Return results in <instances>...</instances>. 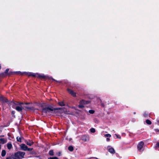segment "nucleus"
<instances>
[{
    "instance_id": "a878e982",
    "label": "nucleus",
    "mask_w": 159,
    "mask_h": 159,
    "mask_svg": "<svg viewBox=\"0 0 159 159\" xmlns=\"http://www.w3.org/2000/svg\"><path fill=\"white\" fill-rule=\"evenodd\" d=\"M115 135L116 136V137L117 138L120 139H121V137L119 135H118L117 134H116Z\"/></svg>"
},
{
    "instance_id": "72a5a7b5",
    "label": "nucleus",
    "mask_w": 159,
    "mask_h": 159,
    "mask_svg": "<svg viewBox=\"0 0 159 159\" xmlns=\"http://www.w3.org/2000/svg\"><path fill=\"white\" fill-rule=\"evenodd\" d=\"M106 140H107V142H109V141L110 140V139L109 138H107L106 139Z\"/></svg>"
},
{
    "instance_id": "1a4fd4ad",
    "label": "nucleus",
    "mask_w": 159,
    "mask_h": 159,
    "mask_svg": "<svg viewBox=\"0 0 159 159\" xmlns=\"http://www.w3.org/2000/svg\"><path fill=\"white\" fill-rule=\"evenodd\" d=\"M67 90L68 92L73 96L75 97L76 96V93L72 90L69 89H68Z\"/></svg>"
},
{
    "instance_id": "2f4dec72",
    "label": "nucleus",
    "mask_w": 159,
    "mask_h": 159,
    "mask_svg": "<svg viewBox=\"0 0 159 159\" xmlns=\"http://www.w3.org/2000/svg\"><path fill=\"white\" fill-rule=\"evenodd\" d=\"M40 77L42 78H45V76L43 75H41L39 76Z\"/></svg>"
},
{
    "instance_id": "4be33fe9",
    "label": "nucleus",
    "mask_w": 159,
    "mask_h": 159,
    "mask_svg": "<svg viewBox=\"0 0 159 159\" xmlns=\"http://www.w3.org/2000/svg\"><path fill=\"white\" fill-rule=\"evenodd\" d=\"M78 107L79 108H82L84 107V105L80 104V105H79Z\"/></svg>"
},
{
    "instance_id": "f257e3e1",
    "label": "nucleus",
    "mask_w": 159,
    "mask_h": 159,
    "mask_svg": "<svg viewBox=\"0 0 159 159\" xmlns=\"http://www.w3.org/2000/svg\"><path fill=\"white\" fill-rule=\"evenodd\" d=\"M42 111L43 113H57L60 112L61 113H63V110L61 108H54L52 107H48L43 108Z\"/></svg>"
},
{
    "instance_id": "7c9ffc66",
    "label": "nucleus",
    "mask_w": 159,
    "mask_h": 159,
    "mask_svg": "<svg viewBox=\"0 0 159 159\" xmlns=\"http://www.w3.org/2000/svg\"><path fill=\"white\" fill-rule=\"evenodd\" d=\"M156 148H159V142L157 143L156 146Z\"/></svg>"
},
{
    "instance_id": "423d86ee",
    "label": "nucleus",
    "mask_w": 159,
    "mask_h": 159,
    "mask_svg": "<svg viewBox=\"0 0 159 159\" xmlns=\"http://www.w3.org/2000/svg\"><path fill=\"white\" fill-rule=\"evenodd\" d=\"M20 146L21 150L23 151H26L27 149V146L24 144H21Z\"/></svg>"
},
{
    "instance_id": "4468645a",
    "label": "nucleus",
    "mask_w": 159,
    "mask_h": 159,
    "mask_svg": "<svg viewBox=\"0 0 159 159\" xmlns=\"http://www.w3.org/2000/svg\"><path fill=\"white\" fill-rule=\"evenodd\" d=\"M6 154V152L5 150H2V153H1V155L2 157H4Z\"/></svg>"
},
{
    "instance_id": "412c9836",
    "label": "nucleus",
    "mask_w": 159,
    "mask_h": 159,
    "mask_svg": "<svg viewBox=\"0 0 159 159\" xmlns=\"http://www.w3.org/2000/svg\"><path fill=\"white\" fill-rule=\"evenodd\" d=\"M94 111L93 110H89V112L91 114H93L94 113Z\"/></svg>"
},
{
    "instance_id": "0eeeda50",
    "label": "nucleus",
    "mask_w": 159,
    "mask_h": 159,
    "mask_svg": "<svg viewBox=\"0 0 159 159\" xmlns=\"http://www.w3.org/2000/svg\"><path fill=\"white\" fill-rule=\"evenodd\" d=\"M82 140L84 141H87L89 140V137L87 135H83L82 137Z\"/></svg>"
},
{
    "instance_id": "f03ea898",
    "label": "nucleus",
    "mask_w": 159,
    "mask_h": 159,
    "mask_svg": "<svg viewBox=\"0 0 159 159\" xmlns=\"http://www.w3.org/2000/svg\"><path fill=\"white\" fill-rule=\"evenodd\" d=\"M11 103L12 105V107L15 108L16 110L19 112H22L23 109H24V107L22 106V105L23 104V102L15 103L14 102H11Z\"/></svg>"
},
{
    "instance_id": "dca6fc26",
    "label": "nucleus",
    "mask_w": 159,
    "mask_h": 159,
    "mask_svg": "<svg viewBox=\"0 0 159 159\" xmlns=\"http://www.w3.org/2000/svg\"><path fill=\"white\" fill-rule=\"evenodd\" d=\"M146 123L148 125H151L152 123L149 120H146Z\"/></svg>"
},
{
    "instance_id": "39448f33",
    "label": "nucleus",
    "mask_w": 159,
    "mask_h": 159,
    "mask_svg": "<svg viewBox=\"0 0 159 159\" xmlns=\"http://www.w3.org/2000/svg\"><path fill=\"white\" fill-rule=\"evenodd\" d=\"M1 100L2 101V102L3 103L4 102H7L8 104V105H12V103H11V102H10L8 99L6 98H5L4 97H2L1 98Z\"/></svg>"
},
{
    "instance_id": "ddd939ff",
    "label": "nucleus",
    "mask_w": 159,
    "mask_h": 159,
    "mask_svg": "<svg viewBox=\"0 0 159 159\" xmlns=\"http://www.w3.org/2000/svg\"><path fill=\"white\" fill-rule=\"evenodd\" d=\"M7 147L9 150L11 149L12 148V144L11 143H8L7 144Z\"/></svg>"
},
{
    "instance_id": "79ce46f5",
    "label": "nucleus",
    "mask_w": 159,
    "mask_h": 159,
    "mask_svg": "<svg viewBox=\"0 0 159 159\" xmlns=\"http://www.w3.org/2000/svg\"><path fill=\"white\" fill-rule=\"evenodd\" d=\"M1 149V145H0V150Z\"/></svg>"
},
{
    "instance_id": "b1692460",
    "label": "nucleus",
    "mask_w": 159,
    "mask_h": 159,
    "mask_svg": "<svg viewBox=\"0 0 159 159\" xmlns=\"http://www.w3.org/2000/svg\"><path fill=\"white\" fill-rule=\"evenodd\" d=\"M16 139H17V141H18V142H21V139L20 138L17 137Z\"/></svg>"
},
{
    "instance_id": "393cba45",
    "label": "nucleus",
    "mask_w": 159,
    "mask_h": 159,
    "mask_svg": "<svg viewBox=\"0 0 159 159\" xmlns=\"http://www.w3.org/2000/svg\"><path fill=\"white\" fill-rule=\"evenodd\" d=\"M48 159H58V158L57 157H50L48 158Z\"/></svg>"
},
{
    "instance_id": "20e7f679",
    "label": "nucleus",
    "mask_w": 159,
    "mask_h": 159,
    "mask_svg": "<svg viewBox=\"0 0 159 159\" xmlns=\"http://www.w3.org/2000/svg\"><path fill=\"white\" fill-rule=\"evenodd\" d=\"M144 144V143L143 142H140L137 145V148L139 151H143V150H142L143 146Z\"/></svg>"
},
{
    "instance_id": "6ab92c4d",
    "label": "nucleus",
    "mask_w": 159,
    "mask_h": 159,
    "mask_svg": "<svg viewBox=\"0 0 159 159\" xmlns=\"http://www.w3.org/2000/svg\"><path fill=\"white\" fill-rule=\"evenodd\" d=\"M24 108H25V109H28V110H32L33 109V107H24Z\"/></svg>"
},
{
    "instance_id": "c9c22d12",
    "label": "nucleus",
    "mask_w": 159,
    "mask_h": 159,
    "mask_svg": "<svg viewBox=\"0 0 159 159\" xmlns=\"http://www.w3.org/2000/svg\"><path fill=\"white\" fill-rule=\"evenodd\" d=\"M101 105H102V107H104V104H103V103H102L101 104Z\"/></svg>"
},
{
    "instance_id": "a211bd4d",
    "label": "nucleus",
    "mask_w": 159,
    "mask_h": 159,
    "mask_svg": "<svg viewBox=\"0 0 159 159\" xmlns=\"http://www.w3.org/2000/svg\"><path fill=\"white\" fill-rule=\"evenodd\" d=\"M49 154L51 156H53L54 155V152L53 150H50L49 152Z\"/></svg>"
},
{
    "instance_id": "ea45409f",
    "label": "nucleus",
    "mask_w": 159,
    "mask_h": 159,
    "mask_svg": "<svg viewBox=\"0 0 159 159\" xmlns=\"http://www.w3.org/2000/svg\"><path fill=\"white\" fill-rule=\"evenodd\" d=\"M7 159H10V158L9 157L7 158Z\"/></svg>"
},
{
    "instance_id": "6e6552de",
    "label": "nucleus",
    "mask_w": 159,
    "mask_h": 159,
    "mask_svg": "<svg viewBox=\"0 0 159 159\" xmlns=\"http://www.w3.org/2000/svg\"><path fill=\"white\" fill-rule=\"evenodd\" d=\"M108 151L111 153L114 154L115 152V150L113 148H110V146L107 147Z\"/></svg>"
},
{
    "instance_id": "37998d69",
    "label": "nucleus",
    "mask_w": 159,
    "mask_h": 159,
    "mask_svg": "<svg viewBox=\"0 0 159 159\" xmlns=\"http://www.w3.org/2000/svg\"><path fill=\"white\" fill-rule=\"evenodd\" d=\"M1 68V65H0V69Z\"/></svg>"
},
{
    "instance_id": "4c0bfd02",
    "label": "nucleus",
    "mask_w": 159,
    "mask_h": 159,
    "mask_svg": "<svg viewBox=\"0 0 159 159\" xmlns=\"http://www.w3.org/2000/svg\"><path fill=\"white\" fill-rule=\"evenodd\" d=\"M30 103H25V104H29Z\"/></svg>"
},
{
    "instance_id": "c85d7f7f",
    "label": "nucleus",
    "mask_w": 159,
    "mask_h": 159,
    "mask_svg": "<svg viewBox=\"0 0 159 159\" xmlns=\"http://www.w3.org/2000/svg\"><path fill=\"white\" fill-rule=\"evenodd\" d=\"M9 70V69H7L5 70V73H6V74L8 72V71Z\"/></svg>"
},
{
    "instance_id": "f3484780",
    "label": "nucleus",
    "mask_w": 159,
    "mask_h": 159,
    "mask_svg": "<svg viewBox=\"0 0 159 159\" xmlns=\"http://www.w3.org/2000/svg\"><path fill=\"white\" fill-rule=\"evenodd\" d=\"M73 147L72 146H70L68 147V150L70 151H72L73 150Z\"/></svg>"
},
{
    "instance_id": "f704fd0d",
    "label": "nucleus",
    "mask_w": 159,
    "mask_h": 159,
    "mask_svg": "<svg viewBox=\"0 0 159 159\" xmlns=\"http://www.w3.org/2000/svg\"><path fill=\"white\" fill-rule=\"evenodd\" d=\"M61 153L60 152H59L58 153H57V155L59 156H60L61 155Z\"/></svg>"
},
{
    "instance_id": "7ed1b4c3",
    "label": "nucleus",
    "mask_w": 159,
    "mask_h": 159,
    "mask_svg": "<svg viewBox=\"0 0 159 159\" xmlns=\"http://www.w3.org/2000/svg\"><path fill=\"white\" fill-rule=\"evenodd\" d=\"M15 154L17 157H19L20 159L24 157L25 153L24 152H19L16 153Z\"/></svg>"
},
{
    "instance_id": "9d476101",
    "label": "nucleus",
    "mask_w": 159,
    "mask_h": 159,
    "mask_svg": "<svg viewBox=\"0 0 159 159\" xmlns=\"http://www.w3.org/2000/svg\"><path fill=\"white\" fill-rule=\"evenodd\" d=\"M25 143L27 145L30 146H31L34 143V142L33 141L29 140H25Z\"/></svg>"
},
{
    "instance_id": "9b49d317",
    "label": "nucleus",
    "mask_w": 159,
    "mask_h": 159,
    "mask_svg": "<svg viewBox=\"0 0 159 159\" xmlns=\"http://www.w3.org/2000/svg\"><path fill=\"white\" fill-rule=\"evenodd\" d=\"M89 102L88 101H85L84 100H81L80 102V103L83 105L89 103Z\"/></svg>"
},
{
    "instance_id": "bb28decb",
    "label": "nucleus",
    "mask_w": 159,
    "mask_h": 159,
    "mask_svg": "<svg viewBox=\"0 0 159 159\" xmlns=\"http://www.w3.org/2000/svg\"><path fill=\"white\" fill-rule=\"evenodd\" d=\"M14 159H20V158L19 157H17L16 155V154H15V157Z\"/></svg>"
},
{
    "instance_id": "c756f323",
    "label": "nucleus",
    "mask_w": 159,
    "mask_h": 159,
    "mask_svg": "<svg viewBox=\"0 0 159 159\" xmlns=\"http://www.w3.org/2000/svg\"><path fill=\"white\" fill-rule=\"evenodd\" d=\"M16 73L17 74H20L21 75L22 74H23L21 73L20 71H18L16 72Z\"/></svg>"
},
{
    "instance_id": "cd10ccee",
    "label": "nucleus",
    "mask_w": 159,
    "mask_h": 159,
    "mask_svg": "<svg viewBox=\"0 0 159 159\" xmlns=\"http://www.w3.org/2000/svg\"><path fill=\"white\" fill-rule=\"evenodd\" d=\"M33 149V148H27V150L28 151H31Z\"/></svg>"
},
{
    "instance_id": "2eb2a0df",
    "label": "nucleus",
    "mask_w": 159,
    "mask_h": 159,
    "mask_svg": "<svg viewBox=\"0 0 159 159\" xmlns=\"http://www.w3.org/2000/svg\"><path fill=\"white\" fill-rule=\"evenodd\" d=\"M58 103L60 106H64L65 105L63 101L59 102Z\"/></svg>"
},
{
    "instance_id": "a19ab883",
    "label": "nucleus",
    "mask_w": 159,
    "mask_h": 159,
    "mask_svg": "<svg viewBox=\"0 0 159 159\" xmlns=\"http://www.w3.org/2000/svg\"><path fill=\"white\" fill-rule=\"evenodd\" d=\"M133 113H134V114H136V112H134Z\"/></svg>"
},
{
    "instance_id": "e433bc0d",
    "label": "nucleus",
    "mask_w": 159,
    "mask_h": 159,
    "mask_svg": "<svg viewBox=\"0 0 159 159\" xmlns=\"http://www.w3.org/2000/svg\"><path fill=\"white\" fill-rule=\"evenodd\" d=\"M155 130L156 131H158L159 132V130H158V129H155Z\"/></svg>"
},
{
    "instance_id": "473e14b6",
    "label": "nucleus",
    "mask_w": 159,
    "mask_h": 159,
    "mask_svg": "<svg viewBox=\"0 0 159 159\" xmlns=\"http://www.w3.org/2000/svg\"><path fill=\"white\" fill-rule=\"evenodd\" d=\"M29 75H32L34 77L35 76V75L34 74H30Z\"/></svg>"
},
{
    "instance_id": "5701e85b",
    "label": "nucleus",
    "mask_w": 159,
    "mask_h": 159,
    "mask_svg": "<svg viewBox=\"0 0 159 159\" xmlns=\"http://www.w3.org/2000/svg\"><path fill=\"white\" fill-rule=\"evenodd\" d=\"M104 136L105 137H110L111 136V134H107L104 135Z\"/></svg>"
},
{
    "instance_id": "aec40b11",
    "label": "nucleus",
    "mask_w": 159,
    "mask_h": 159,
    "mask_svg": "<svg viewBox=\"0 0 159 159\" xmlns=\"http://www.w3.org/2000/svg\"><path fill=\"white\" fill-rule=\"evenodd\" d=\"M90 132L92 133H94L95 132V129L93 128H92L90 129Z\"/></svg>"
},
{
    "instance_id": "f8f14e48",
    "label": "nucleus",
    "mask_w": 159,
    "mask_h": 159,
    "mask_svg": "<svg viewBox=\"0 0 159 159\" xmlns=\"http://www.w3.org/2000/svg\"><path fill=\"white\" fill-rule=\"evenodd\" d=\"M7 142V140H5L3 139H0V143L4 144L6 143Z\"/></svg>"
},
{
    "instance_id": "58836bf2",
    "label": "nucleus",
    "mask_w": 159,
    "mask_h": 159,
    "mask_svg": "<svg viewBox=\"0 0 159 159\" xmlns=\"http://www.w3.org/2000/svg\"><path fill=\"white\" fill-rule=\"evenodd\" d=\"M12 113L14 114V112L13 111H12Z\"/></svg>"
}]
</instances>
